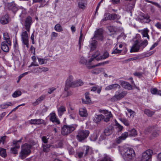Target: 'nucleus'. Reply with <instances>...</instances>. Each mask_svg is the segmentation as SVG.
<instances>
[{
  "instance_id": "nucleus-1",
  "label": "nucleus",
  "mask_w": 161,
  "mask_h": 161,
  "mask_svg": "<svg viewBox=\"0 0 161 161\" xmlns=\"http://www.w3.org/2000/svg\"><path fill=\"white\" fill-rule=\"evenodd\" d=\"M119 151L124 159L126 161H131L135 157V152L132 148L122 147L120 148Z\"/></svg>"
},
{
  "instance_id": "nucleus-2",
  "label": "nucleus",
  "mask_w": 161,
  "mask_h": 161,
  "mask_svg": "<svg viewBox=\"0 0 161 161\" xmlns=\"http://www.w3.org/2000/svg\"><path fill=\"white\" fill-rule=\"evenodd\" d=\"M103 31L102 29H99L95 32L93 37L92 38V41L90 43V47L91 50H93L97 47V42L95 39L102 41L103 40Z\"/></svg>"
},
{
  "instance_id": "nucleus-3",
  "label": "nucleus",
  "mask_w": 161,
  "mask_h": 161,
  "mask_svg": "<svg viewBox=\"0 0 161 161\" xmlns=\"http://www.w3.org/2000/svg\"><path fill=\"white\" fill-rule=\"evenodd\" d=\"M35 144V142H33V143L30 144L27 143L24 144L21 147V150L20 153V156L22 158H24L28 155L31 153V147Z\"/></svg>"
},
{
  "instance_id": "nucleus-4",
  "label": "nucleus",
  "mask_w": 161,
  "mask_h": 161,
  "mask_svg": "<svg viewBox=\"0 0 161 161\" xmlns=\"http://www.w3.org/2000/svg\"><path fill=\"white\" fill-rule=\"evenodd\" d=\"M77 126L76 124L64 125L62 127L61 133L63 135H67L76 129Z\"/></svg>"
},
{
  "instance_id": "nucleus-5",
  "label": "nucleus",
  "mask_w": 161,
  "mask_h": 161,
  "mask_svg": "<svg viewBox=\"0 0 161 161\" xmlns=\"http://www.w3.org/2000/svg\"><path fill=\"white\" fill-rule=\"evenodd\" d=\"M89 133L88 130L80 129L78 130L76 138L79 141L81 142L88 137Z\"/></svg>"
},
{
  "instance_id": "nucleus-6",
  "label": "nucleus",
  "mask_w": 161,
  "mask_h": 161,
  "mask_svg": "<svg viewBox=\"0 0 161 161\" xmlns=\"http://www.w3.org/2000/svg\"><path fill=\"white\" fill-rule=\"evenodd\" d=\"M116 93V94L110 99V100L112 102L120 100L127 95V92L126 91H124L120 93L117 91Z\"/></svg>"
},
{
  "instance_id": "nucleus-7",
  "label": "nucleus",
  "mask_w": 161,
  "mask_h": 161,
  "mask_svg": "<svg viewBox=\"0 0 161 161\" xmlns=\"http://www.w3.org/2000/svg\"><path fill=\"white\" fill-rule=\"evenodd\" d=\"M153 153L152 150L149 149L146 150L142 153L140 161H149Z\"/></svg>"
},
{
  "instance_id": "nucleus-8",
  "label": "nucleus",
  "mask_w": 161,
  "mask_h": 161,
  "mask_svg": "<svg viewBox=\"0 0 161 161\" xmlns=\"http://www.w3.org/2000/svg\"><path fill=\"white\" fill-rule=\"evenodd\" d=\"M75 81H73V77L71 75H69L66 81L64 88L65 91H68L70 87H74Z\"/></svg>"
},
{
  "instance_id": "nucleus-9",
  "label": "nucleus",
  "mask_w": 161,
  "mask_h": 161,
  "mask_svg": "<svg viewBox=\"0 0 161 161\" xmlns=\"http://www.w3.org/2000/svg\"><path fill=\"white\" fill-rule=\"evenodd\" d=\"M27 32L26 30L25 31L23 30L21 34V36L22 43L25 45L27 48H28L29 47V38Z\"/></svg>"
},
{
  "instance_id": "nucleus-10",
  "label": "nucleus",
  "mask_w": 161,
  "mask_h": 161,
  "mask_svg": "<svg viewBox=\"0 0 161 161\" xmlns=\"http://www.w3.org/2000/svg\"><path fill=\"white\" fill-rule=\"evenodd\" d=\"M32 23V18L30 16H28L25 19V20L24 26L25 29L29 32Z\"/></svg>"
},
{
  "instance_id": "nucleus-11",
  "label": "nucleus",
  "mask_w": 161,
  "mask_h": 161,
  "mask_svg": "<svg viewBox=\"0 0 161 161\" xmlns=\"http://www.w3.org/2000/svg\"><path fill=\"white\" fill-rule=\"evenodd\" d=\"M21 139L18 141H13L14 147L11 148V150L13 153L15 154L18 153L17 149L19 148L20 147L19 143L21 142Z\"/></svg>"
},
{
  "instance_id": "nucleus-12",
  "label": "nucleus",
  "mask_w": 161,
  "mask_h": 161,
  "mask_svg": "<svg viewBox=\"0 0 161 161\" xmlns=\"http://www.w3.org/2000/svg\"><path fill=\"white\" fill-rule=\"evenodd\" d=\"M7 6L9 10H11L14 14L18 10V7L14 2L8 3Z\"/></svg>"
},
{
  "instance_id": "nucleus-13",
  "label": "nucleus",
  "mask_w": 161,
  "mask_h": 161,
  "mask_svg": "<svg viewBox=\"0 0 161 161\" xmlns=\"http://www.w3.org/2000/svg\"><path fill=\"white\" fill-rule=\"evenodd\" d=\"M140 43L136 41L131 48L130 52H138L140 48Z\"/></svg>"
},
{
  "instance_id": "nucleus-14",
  "label": "nucleus",
  "mask_w": 161,
  "mask_h": 161,
  "mask_svg": "<svg viewBox=\"0 0 161 161\" xmlns=\"http://www.w3.org/2000/svg\"><path fill=\"white\" fill-rule=\"evenodd\" d=\"M102 113L105 114V116H103L104 120L106 122L109 121L110 118L112 117V114L110 112H108L107 110H103L102 111Z\"/></svg>"
},
{
  "instance_id": "nucleus-15",
  "label": "nucleus",
  "mask_w": 161,
  "mask_h": 161,
  "mask_svg": "<svg viewBox=\"0 0 161 161\" xmlns=\"http://www.w3.org/2000/svg\"><path fill=\"white\" fill-rule=\"evenodd\" d=\"M128 136H129L128 132H125L123 133L117 139L116 142L118 143H120L122 141L125 140Z\"/></svg>"
},
{
  "instance_id": "nucleus-16",
  "label": "nucleus",
  "mask_w": 161,
  "mask_h": 161,
  "mask_svg": "<svg viewBox=\"0 0 161 161\" xmlns=\"http://www.w3.org/2000/svg\"><path fill=\"white\" fill-rule=\"evenodd\" d=\"M9 18L8 14H6L1 17L0 22L2 24L5 25L9 23Z\"/></svg>"
},
{
  "instance_id": "nucleus-17",
  "label": "nucleus",
  "mask_w": 161,
  "mask_h": 161,
  "mask_svg": "<svg viewBox=\"0 0 161 161\" xmlns=\"http://www.w3.org/2000/svg\"><path fill=\"white\" fill-rule=\"evenodd\" d=\"M120 86L119 85L117 84H114L109 85L106 87L105 90L106 91H109L113 89L115 90L117 88L120 89Z\"/></svg>"
},
{
  "instance_id": "nucleus-18",
  "label": "nucleus",
  "mask_w": 161,
  "mask_h": 161,
  "mask_svg": "<svg viewBox=\"0 0 161 161\" xmlns=\"http://www.w3.org/2000/svg\"><path fill=\"white\" fill-rule=\"evenodd\" d=\"M121 85L125 89L129 90L132 89V86L128 82L125 81H120Z\"/></svg>"
},
{
  "instance_id": "nucleus-19",
  "label": "nucleus",
  "mask_w": 161,
  "mask_h": 161,
  "mask_svg": "<svg viewBox=\"0 0 161 161\" xmlns=\"http://www.w3.org/2000/svg\"><path fill=\"white\" fill-rule=\"evenodd\" d=\"M113 129V126L112 125H109L104 130V134L106 136H109L112 133Z\"/></svg>"
},
{
  "instance_id": "nucleus-20",
  "label": "nucleus",
  "mask_w": 161,
  "mask_h": 161,
  "mask_svg": "<svg viewBox=\"0 0 161 161\" xmlns=\"http://www.w3.org/2000/svg\"><path fill=\"white\" fill-rule=\"evenodd\" d=\"M44 121L42 119H31L30 120V123L31 124L40 125L42 124Z\"/></svg>"
},
{
  "instance_id": "nucleus-21",
  "label": "nucleus",
  "mask_w": 161,
  "mask_h": 161,
  "mask_svg": "<svg viewBox=\"0 0 161 161\" xmlns=\"http://www.w3.org/2000/svg\"><path fill=\"white\" fill-rule=\"evenodd\" d=\"M7 42H3L1 44V48L5 52H8L9 50V46Z\"/></svg>"
},
{
  "instance_id": "nucleus-22",
  "label": "nucleus",
  "mask_w": 161,
  "mask_h": 161,
  "mask_svg": "<svg viewBox=\"0 0 161 161\" xmlns=\"http://www.w3.org/2000/svg\"><path fill=\"white\" fill-rule=\"evenodd\" d=\"M50 120L53 122H55L57 124H58L60 123L59 120L57 118L55 114L54 113H53L51 114Z\"/></svg>"
},
{
  "instance_id": "nucleus-23",
  "label": "nucleus",
  "mask_w": 161,
  "mask_h": 161,
  "mask_svg": "<svg viewBox=\"0 0 161 161\" xmlns=\"http://www.w3.org/2000/svg\"><path fill=\"white\" fill-rule=\"evenodd\" d=\"M86 5L85 0H79L78 6L79 8L84 9L86 8Z\"/></svg>"
},
{
  "instance_id": "nucleus-24",
  "label": "nucleus",
  "mask_w": 161,
  "mask_h": 161,
  "mask_svg": "<svg viewBox=\"0 0 161 161\" xmlns=\"http://www.w3.org/2000/svg\"><path fill=\"white\" fill-rule=\"evenodd\" d=\"M46 97V96L45 95H42L36 100L35 102L32 103L33 105H36L38 104L45 99Z\"/></svg>"
},
{
  "instance_id": "nucleus-25",
  "label": "nucleus",
  "mask_w": 161,
  "mask_h": 161,
  "mask_svg": "<svg viewBox=\"0 0 161 161\" xmlns=\"http://www.w3.org/2000/svg\"><path fill=\"white\" fill-rule=\"evenodd\" d=\"M79 114L82 117H85L87 115V113L85 108H80L79 110Z\"/></svg>"
},
{
  "instance_id": "nucleus-26",
  "label": "nucleus",
  "mask_w": 161,
  "mask_h": 161,
  "mask_svg": "<svg viewBox=\"0 0 161 161\" xmlns=\"http://www.w3.org/2000/svg\"><path fill=\"white\" fill-rule=\"evenodd\" d=\"M109 56V54L108 52L107 51H105L103 55L100 56L99 57L97 58V61L105 59L108 58Z\"/></svg>"
},
{
  "instance_id": "nucleus-27",
  "label": "nucleus",
  "mask_w": 161,
  "mask_h": 161,
  "mask_svg": "<svg viewBox=\"0 0 161 161\" xmlns=\"http://www.w3.org/2000/svg\"><path fill=\"white\" fill-rule=\"evenodd\" d=\"M3 36L4 39L6 41L5 42H7L8 45L10 46L11 43L8 33L6 32H5L3 34Z\"/></svg>"
},
{
  "instance_id": "nucleus-28",
  "label": "nucleus",
  "mask_w": 161,
  "mask_h": 161,
  "mask_svg": "<svg viewBox=\"0 0 161 161\" xmlns=\"http://www.w3.org/2000/svg\"><path fill=\"white\" fill-rule=\"evenodd\" d=\"M100 56V52L98 51H97L92 55V58L89 60V62H91L94 59H95L97 61V58L99 57Z\"/></svg>"
},
{
  "instance_id": "nucleus-29",
  "label": "nucleus",
  "mask_w": 161,
  "mask_h": 161,
  "mask_svg": "<svg viewBox=\"0 0 161 161\" xmlns=\"http://www.w3.org/2000/svg\"><path fill=\"white\" fill-rule=\"evenodd\" d=\"M149 32V30L147 29L146 28L143 30H141V33L143 37H147L148 39H149V36L148 34Z\"/></svg>"
},
{
  "instance_id": "nucleus-30",
  "label": "nucleus",
  "mask_w": 161,
  "mask_h": 161,
  "mask_svg": "<svg viewBox=\"0 0 161 161\" xmlns=\"http://www.w3.org/2000/svg\"><path fill=\"white\" fill-rule=\"evenodd\" d=\"M129 136L130 137H135L137 135L136 130L134 129H132L128 131Z\"/></svg>"
},
{
  "instance_id": "nucleus-31",
  "label": "nucleus",
  "mask_w": 161,
  "mask_h": 161,
  "mask_svg": "<svg viewBox=\"0 0 161 161\" xmlns=\"http://www.w3.org/2000/svg\"><path fill=\"white\" fill-rule=\"evenodd\" d=\"M66 111V108L65 106H61L58 109V114L59 116H61L64 112Z\"/></svg>"
},
{
  "instance_id": "nucleus-32",
  "label": "nucleus",
  "mask_w": 161,
  "mask_h": 161,
  "mask_svg": "<svg viewBox=\"0 0 161 161\" xmlns=\"http://www.w3.org/2000/svg\"><path fill=\"white\" fill-rule=\"evenodd\" d=\"M109 63V61H107L105 62H103L102 63H99L97 64L94 65V66H88V69H92L95 67L98 66H103L105 64H108Z\"/></svg>"
},
{
  "instance_id": "nucleus-33",
  "label": "nucleus",
  "mask_w": 161,
  "mask_h": 161,
  "mask_svg": "<svg viewBox=\"0 0 161 161\" xmlns=\"http://www.w3.org/2000/svg\"><path fill=\"white\" fill-rule=\"evenodd\" d=\"M103 118V115L102 114L96 115L95 116L93 120L96 123H97Z\"/></svg>"
},
{
  "instance_id": "nucleus-34",
  "label": "nucleus",
  "mask_w": 161,
  "mask_h": 161,
  "mask_svg": "<svg viewBox=\"0 0 161 161\" xmlns=\"http://www.w3.org/2000/svg\"><path fill=\"white\" fill-rule=\"evenodd\" d=\"M111 19V14L109 13H105L104 15V18L102 19L101 22Z\"/></svg>"
},
{
  "instance_id": "nucleus-35",
  "label": "nucleus",
  "mask_w": 161,
  "mask_h": 161,
  "mask_svg": "<svg viewBox=\"0 0 161 161\" xmlns=\"http://www.w3.org/2000/svg\"><path fill=\"white\" fill-rule=\"evenodd\" d=\"M85 96L86 101L85 102L86 104L90 103L91 102V99L89 97V94L88 92H86L85 94Z\"/></svg>"
},
{
  "instance_id": "nucleus-36",
  "label": "nucleus",
  "mask_w": 161,
  "mask_h": 161,
  "mask_svg": "<svg viewBox=\"0 0 161 161\" xmlns=\"http://www.w3.org/2000/svg\"><path fill=\"white\" fill-rule=\"evenodd\" d=\"M154 113V112L147 109H145L144 110V113L149 117L152 116Z\"/></svg>"
},
{
  "instance_id": "nucleus-37",
  "label": "nucleus",
  "mask_w": 161,
  "mask_h": 161,
  "mask_svg": "<svg viewBox=\"0 0 161 161\" xmlns=\"http://www.w3.org/2000/svg\"><path fill=\"white\" fill-rule=\"evenodd\" d=\"M12 106V104L11 102H8L5 104H2L0 105V107L2 109H5L7 108L9 106Z\"/></svg>"
},
{
  "instance_id": "nucleus-38",
  "label": "nucleus",
  "mask_w": 161,
  "mask_h": 161,
  "mask_svg": "<svg viewBox=\"0 0 161 161\" xmlns=\"http://www.w3.org/2000/svg\"><path fill=\"white\" fill-rule=\"evenodd\" d=\"M82 30L81 29V30L80 31V37H79V43H78V45H79V48L80 49V47H81V43H82L83 41V39L82 38L83 34L82 33Z\"/></svg>"
},
{
  "instance_id": "nucleus-39",
  "label": "nucleus",
  "mask_w": 161,
  "mask_h": 161,
  "mask_svg": "<svg viewBox=\"0 0 161 161\" xmlns=\"http://www.w3.org/2000/svg\"><path fill=\"white\" fill-rule=\"evenodd\" d=\"M83 84V83L81 80H78L76 81H75L74 85L75 86H74V87L80 86H81Z\"/></svg>"
},
{
  "instance_id": "nucleus-40",
  "label": "nucleus",
  "mask_w": 161,
  "mask_h": 161,
  "mask_svg": "<svg viewBox=\"0 0 161 161\" xmlns=\"http://www.w3.org/2000/svg\"><path fill=\"white\" fill-rule=\"evenodd\" d=\"M100 161H113L111 158L107 155H105L104 157Z\"/></svg>"
},
{
  "instance_id": "nucleus-41",
  "label": "nucleus",
  "mask_w": 161,
  "mask_h": 161,
  "mask_svg": "<svg viewBox=\"0 0 161 161\" xmlns=\"http://www.w3.org/2000/svg\"><path fill=\"white\" fill-rule=\"evenodd\" d=\"M0 156L4 158H5L7 156L5 149L0 148Z\"/></svg>"
},
{
  "instance_id": "nucleus-42",
  "label": "nucleus",
  "mask_w": 161,
  "mask_h": 161,
  "mask_svg": "<svg viewBox=\"0 0 161 161\" xmlns=\"http://www.w3.org/2000/svg\"><path fill=\"white\" fill-rule=\"evenodd\" d=\"M69 114L70 118V119H75L76 116V113L75 112L73 111H69Z\"/></svg>"
},
{
  "instance_id": "nucleus-43",
  "label": "nucleus",
  "mask_w": 161,
  "mask_h": 161,
  "mask_svg": "<svg viewBox=\"0 0 161 161\" xmlns=\"http://www.w3.org/2000/svg\"><path fill=\"white\" fill-rule=\"evenodd\" d=\"M55 30L58 32H61L62 31V28L61 25L58 24H56L54 27Z\"/></svg>"
},
{
  "instance_id": "nucleus-44",
  "label": "nucleus",
  "mask_w": 161,
  "mask_h": 161,
  "mask_svg": "<svg viewBox=\"0 0 161 161\" xmlns=\"http://www.w3.org/2000/svg\"><path fill=\"white\" fill-rule=\"evenodd\" d=\"M50 146L49 144L43 145V151L46 152H48L49 151Z\"/></svg>"
},
{
  "instance_id": "nucleus-45",
  "label": "nucleus",
  "mask_w": 161,
  "mask_h": 161,
  "mask_svg": "<svg viewBox=\"0 0 161 161\" xmlns=\"http://www.w3.org/2000/svg\"><path fill=\"white\" fill-rule=\"evenodd\" d=\"M102 68H97L92 70L91 72L92 74H98L102 72Z\"/></svg>"
},
{
  "instance_id": "nucleus-46",
  "label": "nucleus",
  "mask_w": 161,
  "mask_h": 161,
  "mask_svg": "<svg viewBox=\"0 0 161 161\" xmlns=\"http://www.w3.org/2000/svg\"><path fill=\"white\" fill-rule=\"evenodd\" d=\"M148 44L147 41L145 40L143 42L140 43V47L142 48V49L145 47Z\"/></svg>"
},
{
  "instance_id": "nucleus-47",
  "label": "nucleus",
  "mask_w": 161,
  "mask_h": 161,
  "mask_svg": "<svg viewBox=\"0 0 161 161\" xmlns=\"http://www.w3.org/2000/svg\"><path fill=\"white\" fill-rule=\"evenodd\" d=\"M35 69H37L38 71V72H46L48 70V69L47 68L43 67L41 68L39 67Z\"/></svg>"
},
{
  "instance_id": "nucleus-48",
  "label": "nucleus",
  "mask_w": 161,
  "mask_h": 161,
  "mask_svg": "<svg viewBox=\"0 0 161 161\" xmlns=\"http://www.w3.org/2000/svg\"><path fill=\"white\" fill-rule=\"evenodd\" d=\"M21 92L20 91H15L12 94V97H16L20 96Z\"/></svg>"
},
{
  "instance_id": "nucleus-49",
  "label": "nucleus",
  "mask_w": 161,
  "mask_h": 161,
  "mask_svg": "<svg viewBox=\"0 0 161 161\" xmlns=\"http://www.w3.org/2000/svg\"><path fill=\"white\" fill-rule=\"evenodd\" d=\"M121 121L126 126H129L130 123L129 121L125 119H120Z\"/></svg>"
},
{
  "instance_id": "nucleus-50",
  "label": "nucleus",
  "mask_w": 161,
  "mask_h": 161,
  "mask_svg": "<svg viewBox=\"0 0 161 161\" xmlns=\"http://www.w3.org/2000/svg\"><path fill=\"white\" fill-rule=\"evenodd\" d=\"M146 2L147 3H152V4L154 5H155V6H156V7L159 8H161V5L156 2H155L152 1H149L148 0H147Z\"/></svg>"
},
{
  "instance_id": "nucleus-51",
  "label": "nucleus",
  "mask_w": 161,
  "mask_h": 161,
  "mask_svg": "<svg viewBox=\"0 0 161 161\" xmlns=\"http://www.w3.org/2000/svg\"><path fill=\"white\" fill-rule=\"evenodd\" d=\"M37 58L40 64L42 65L46 63V62H45V61L46 60H47V59L44 58H40L38 57H37Z\"/></svg>"
},
{
  "instance_id": "nucleus-52",
  "label": "nucleus",
  "mask_w": 161,
  "mask_h": 161,
  "mask_svg": "<svg viewBox=\"0 0 161 161\" xmlns=\"http://www.w3.org/2000/svg\"><path fill=\"white\" fill-rule=\"evenodd\" d=\"M120 18V17L118 15L116 14H111V19H119Z\"/></svg>"
},
{
  "instance_id": "nucleus-53",
  "label": "nucleus",
  "mask_w": 161,
  "mask_h": 161,
  "mask_svg": "<svg viewBox=\"0 0 161 161\" xmlns=\"http://www.w3.org/2000/svg\"><path fill=\"white\" fill-rule=\"evenodd\" d=\"M127 111L128 113L130 114V117L133 118L135 115V113L134 111H133L130 109H127Z\"/></svg>"
},
{
  "instance_id": "nucleus-54",
  "label": "nucleus",
  "mask_w": 161,
  "mask_h": 161,
  "mask_svg": "<svg viewBox=\"0 0 161 161\" xmlns=\"http://www.w3.org/2000/svg\"><path fill=\"white\" fill-rule=\"evenodd\" d=\"M143 73L141 72H136L133 74V75L136 76L139 78L141 77L142 76Z\"/></svg>"
},
{
  "instance_id": "nucleus-55",
  "label": "nucleus",
  "mask_w": 161,
  "mask_h": 161,
  "mask_svg": "<svg viewBox=\"0 0 161 161\" xmlns=\"http://www.w3.org/2000/svg\"><path fill=\"white\" fill-rule=\"evenodd\" d=\"M90 151H91V149L88 146L86 147V150L85 152V156L87 155L89 153Z\"/></svg>"
},
{
  "instance_id": "nucleus-56",
  "label": "nucleus",
  "mask_w": 161,
  "mask_h": 161,
  "mask_svg": "<svg viewBox=\"0 0 161 161\" xmlns=\"http://www.w3.org/2000/svg\"><path fill=\"white\" fill-rule=\"evenodd\" d=\"M48 139V138H47L46 136H43L42 137V141L44 143H47Z\"/></svg>"
},
{
  "instance_id": "nucleus-57",
  "label": "nucleus",
  "mask_w": 161,
  "mask_h": 161,
  "mask_svg": "<svg viewBox=\"0 0 161 161\" xmlns=\"http://www.w3.org/2000/svg\"><path fill=\"white\" fill-rule=\"evenodd\" d=\"M56 90V88H55V87H53L52 88H50L48 89V91L47 92L48 93L51 94Z\"/></svg>"
},
{
  "instance_id": "nucleus-58",
  "label": "nucleus",
  "mask_w": 161,
  "mask_h": 161,
  "mask_svg": "<svg viewBox=\"0 0 161 161\" xmlns=\"http://www.w3.org/2000/svg\"><path fill=\"white\" fill-rule=\"evenodd\" d=\"M121 51L122 50H118L117 48H116L112 52V54L119 53H121Z\"/></svg>"
},
{
  "instance_id": "nucleus-59",
  "label": "nucleus",
  "mask_w": 161,
  "mask_h": 161,
  "mask_svg": "<svg viewBox=\"0 0 161 161\" xmlns=\"http://www.w3.org/2000/svg\"><path fill=\"white\" fill-rule=\"evenodd\" d=\"M115 123L117 128L119 129V131L121 130L123 128V127L119 124L116 121H115Z\"/></svg>"
},
{
  "instance_id": "nucleus-60",
  "label": "nucleus",
  "mask_w": 161,
  "mask_h": 161,
  "mask_svg": "<svg viewBox=\"0 0 161 161\" xmlns=\"http://www.w3.org/2000/svg\"><path fill=\"white\" fill-rule=\"evenodd\" d=\"M108 29L110 32H115V29L113 26H109L108 27Z\"/></svg>"
},
{
  "instance_id": "nucleus-61",
  "label": "nucleus",
  "mask_w": 161,
  "mask_h": 161,
  "mask_svg": "<svg viewBox=\"0 0 161 161\" xmlns=\"http://www.w3.org/2000/svg\"><path fill=\"white\" fill-rule=\"evenodd\" d=\"M155 26L158 29H161V22H158L156 23Z\"/></svg>"
},
{
  "instance_id": "nucleus-62",
  "label": "nucleus",
  "mask_w": 161,
  "mask_h": 161,
  "mask_svg": "<svg viewBox=\"0 0 161 161\" xmlns=\"http://www.w3.org/2000/svg\"><path fill=\"white\" fill-rule=\"evenodd\" d=\"M58 36V34L57 33L55 32H52L51 34V39H53V38L54 37H57Z\"/></svg>"
},
{
  "instance_id": "nucleus-63",
  "label": "nucleus",
  "mask_w": 161,
  "mask_h": 161,
  "mask_svg": "<svg viewBox=\"0 0 161 161\" xmlns=\"http://www.w3.org/2000/svg\"><path fill=\"white\" fill-rule=\"evenodd\" d=\"M158 90L156 88H154L151 89L152 93L154 94H157Z\"/></svg>"
},
{
  "instance_id": "nucleus-64",
  "label": "nucleus",
  "mask_w": 161,
  "mask_h": 161,
  "mask_svg": "<svg viewBox=\"0 0 161 161\" xmlns=\"http://www.w3.org/2000/svg\"><path fill=\"white\" fill-rule=\"evenodd\" d=\"M80 63L81 64H85L86 62V60L85 59L84 57H81L80 58Z\"/></svg>"
}]
</instances>
